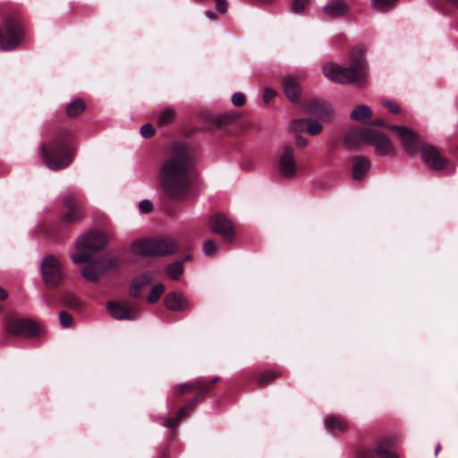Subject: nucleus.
<instances>
[{"mask_svg": "<svg viewBox=\"0 0 458 458\" xmlns=\"http://www.w3.org/2000/svg\"><path fill=\"white\" fill-rule=\"evenodd\" d=\"M194 148L185 143L170 147L167 157L159 168V187L163 197L171 202H182L191 190V172L193 167Z\"/></svg>", "mask_w": 458, "mask_h": 458, "instance_id": "f257e3e1", "label": "nucleus"}, {"mask_svg": "<svg viewBox=\"0 0 458 458\" xmlns=\"http://www.w3.org/2000/svg\"><path fill=\"white\" fill-rule=\"evenodd\" d=\"M357 120L363 121V126L359 129H352L345 136V144L348 148H356L360 143H366L374 147L375 153L378 156L392 155L394 148L390 140L386 123L382 118L371 120V116H353Z\"/></svg>", "mask_w": 458, "mask_h": 458, "instance_id": "f03ea898", "label": "nucleus"}, {"mask_svg": "<svg viewBox=\"0 0 458 458\" xmlns=\"http://www.w3.org/2000/svg\"><path fill=\"white\" fill-rule=\"evenodd\" d=\"M26 26L21 11L14 6H3L0 12V48L12 51L26 39Z\"/></svg>", "mask_w": 458, "mask_h": 458, "instance_id": "7ed1b4c3", "label": "nucleus"}, {"mask_svg": "<svg viewBox=\"0 0 458 458\" xmlns=\"http://www.w3.org/2000/svg\"><path fill=\"white\" fill-rule=\"evenodd\" d=\"M366 61L361 49H355L352 52L350 65L340 66L335 63L324 65L323 71L327 78L339 83H353L361 87L366 81Z\"/></svg>", "mask_w": 458, "mask_h": 458, "instance_id": "20e7f679", "label": "nucleus"}, {"mask_svg": "<svg viewBox=\"0 0 458 458\" xmlns=\"http://www.w3.org/2000/svg\"><path fill=\"white\" fill-rule=\"evenodd\" d=\"M284 93L293 103H298L302 111L308 114H331V105L326 100L310 98L300 100L301 89L296 80L291 76L285 77L283 81Z\"/></svg>", "mask_w": 458, "mask_h": 458, "instance_id": "39448f33", "label": "nucleus"}, {"mask_svg": "<svg viewBox=\"0 0 458 458\" xmlns=\"http://www.w3.org/2000/svg\"><path fill=\"white\" fill-rule=\"evenodd\" d=\"M41 155L44 163L51 170L64 169L72 159V152L67 138L58 137L47 145L42 144Z\"/></svg>", "mask_w": 458, "mask_h": 458, "instance_id": "423d86ee", "label": "nucleus"}, {"mask_svg": "<svg viewBox=\"0 0 458 458\" xmlns=\"http://www.w3.org/2000/svg\"><path fill=\"white\" fill-rule=\"evenodd\" d=\"M176 249L175 242L170 238L140 239L131 245L133 254L143 257L165 256L174 253Z\"/></svg>", "mask_w": 458, "mask_h": 458, "instance_id": "0eeeda50", "label": "nucleus"}, {"mask_svg": "<svg viewBox=\"0 0 458 458\" xmlns=\"http://www.w3.org/2000/svg\"><path fill=\"white\" fill-rule=\"evenodd\" d=\"M41 275L48 288L56 287L64 278L62 265L56 257L47 255L40 264Z\"/></svg>", "mask_w": 458, "mask_h": 458, "instance_id": "6e6552de", "label": "nucleus"}, {"mask_svg": "<svg viewBox=\"0 0 458 458\" xmlns=\"http://www.w3.org/2000/svg\"><path fill=\"white\" fill-rule=\"evenodd\" d=\"M107 243L106 234L99 232H90L79 237L76 241V248L80 250L96 252L102 250Z\"/></svg>", "mask_w": 458, "mask_h": 458, "instance_id": "1a4fd4ad", "label": "nucleus"}, {"mask_svg": "<svg viewBox=\"0 0 458 458\" xmlns=\"http://www.w3.org/2000/svg\"><path fill=\"white\" fill-rule=\"evenodd\" d=\"M106 310L116 320H133L139 317L140 310L133 304L123 301H108Z\"/></svg>", "mask_w": 458, "mask_h": 458, "instance_id": "9d476101", "label": "nucleus"}, {"mask_svg": "<svg viewBox=\"0 0 458 458\" xmlns=\"http://www.w3.org/2000/svg\"><path fill=\"white\" fill-rule=\"evenodd\" d=\"M6 331L14 335L33 336L38 334V327L29 318H10L5 325Z\"/></svg>", "mask_w": 458, "mask_h": 458, "instance_id": "9b49d317", "label": "nucleus"}, {"mask_svg": "<svg viewBox=\"0 0 458 458\" xmlns=\"http://www.w3.org/2000/svg\"><path fill=\"white\" fill-rule=\"evenodd\" d=\"M391 129L397 134L402 147L407 155L413 157L419 150L420 140L418 135L411 129L404 126H392Z\"/></svg>", "mask_w": 458, "mask_h": 458, "instance_id": "f8f14e48", "label": "nucleus"}, {"mask_svg": "<svg viewBox=\"0 0 458 458\" xmlns=\"http://www.w3.org/2000/svg\"><path fill=\"white\" fill-rule=\"evenodd\" d=\"M351 10L345 0H328L322 7L321 13L327 20H339L347 17Z\"/></svg>", "mask_w": 458, "mask_h": 458, "instance_id": "ddd939ff", "label": "nucleus"}, {"mask_svg": "<svg viewBox=\"0 0 458 458\" xmlns=\"http://www.w3.org/2000/svg\"><path fill=\"white\" fill-rule=\"evenodd\" d=\"M279 173L284 178H293L297 172V165L294 158L293 148L284 146L278 159Z\"/></svg>", "mask_w": 458, "mask_h": 458, "instance_id": "4468645a", "label": "nucleus"}, {"mask_svg": "<svg viewBox=\"0 0 458 458\" xmlns=\"http://www.w3.org/2000/svg\"><path fill=\"white\" fill-rule=\"evenodd\" d=\"M421 157L428 166L435 170L448 168L450 172L454 170V166H448L446 159L441 156L435 147L421 146Z\"/></svg>", "mask_w": 458, "mask_h": 458, "instance_id": "2eb2a0df", "label": "nucleus"}, {"mask_svg": "<svg viewBox=\"0 0 458 458\" xmlns=\"http://www.w3.org/2000/svg\"><path fill=\"white\" fill-rule=\"evenodd\" d=\"M289 129L295 132L305 131L310 135H317L321 132L323 124L318 117H301L292 121L289 124Z\"/></svg>", "mask_w": 458, "mask_h": 458, "instance_id": "dca6fc26", "label": "nucleus"}, {"mask_svg": "<svg viewBox=\"0 0 458 458\" xmlns=\"http://www.w3.org/2000/svg\"><path fill=\"white\" fill-rule=\"evenodd\" d=\"M209 225L214 233L222 235L225 241L232 242L233 240L234 233L231 222L225 216L214 215L210 218Z\"/></svg>", "mask_w": 458, "mask_h": 458, "instance_id": "f3484780", "label": "nucleus"}, {"mask_svg": "<svg viewBox=\"0 0 458 458\" xmlns=\"http://www.w3.org/2000/svg\"><path fill=\"white\" fill-rule=\"evenodd\" d=\"M81 208L77 200L71 195L64 198L63 218L67 223H74L81 217Z\"/></svg>", "mask_w": 458, "mask_h": 458, "instance_id": "a211bd4d", "label": "nucleus"}, {"mask_svg": "<svg viewBox=\"0 0 458 458\" xmlns=\"http://www.w3.org/2000/svg\"><path fill=\"white\" fill-rule=\"evenodd\" d=\"M165 307L173 311H182L190 307L189 301L181 293H169L165 297Z\"/></svg>", "mask_w": 458, "mask_h": 458, "instance_id": "6ab92c4d", "label": "nucleus"}, {"mask_svg": "<svg viewBox=\"0 0 458 458\" xmlns=\"http://www.w3.org/2000/svg\"><path fill=\"white\" fill-rule=\"evenodd\" d=\"M153 279V274L147 272L136 276L130 288V295L138 298L140 296L142 289L148 285Z\"/></svg>", "mask_w": 458, "mask_h": 458, "instance_id": "aec40b11", "label": "nucleus"}, {"mask_svg": "<svg viewBox=\"0 0 458 458\" xmlns=\"http://www.w3.org/2000/svg\"><path fill=\"white\" fill-rule=\"evenodd\" d=\"M101 264L98 260L89 262V264L84 267L81 270V274L85 279L90 282H98L99 277L102 275H105L104 272L100 271L99 267Z\"/></svg>", "mask_w": 458, "mask_h": 458, "instance_id": "412c9836", "label": "nucleus"}, {"mask_svg": "<svg viewBox=\"0 0 458 458\" xmlns=\"http://www.w3.org/2000/svg\"><path fill=\"white\" fill-rule=\"evenodd\" d=\"M370 167L369 161L365 157H356L353 168L352 176L355 180H361Z\"/></svg>", "mask_w": 458, "mask_h": 458, "instance_id": "4be33fe9", "label": "nucleus"}, {"mask_svg": "<svg viewBox=\"0 0 458 458\" xmlns=\"http://www.w3.org/2000/svg\"><path fill=\"white\" fill-rule=\"evenodd\" d=\"M197 401L198 399L195 398L191 403L181 408L178 411L177 415L174 419L165 420L164 421V426L171 428H174L177 425L178 421L187 413V411L192 409L194 403Z\"/></svg>", "mask_w": 458, "mask_h": 458, "instance_id": "5701e85b", "label": "nucleus"}, {"mask_svg": "<svg viewBox=\"0 0 458 458\" xmlns=\"http://www.w3.org/2000/svg\"><path fill=\"white\" fill-rule=\"evenodd\" d=\"M85 111H87L86 103L81 98H76L66 106L65 114H81Z\"/></svg>", "mask_w": 458, "mask_h": 458, "instance_id": "b1692460", "label": "nucleus"}, {"mask_svg": "<svg viewBox=\"0 0 458 458\" xmlns=\"http://www.w3.org/2000/svg\"><path fill=\"white\" fill-rule=\"evenodd\" d=\"M399 0H372V6L378 12L386 13L394 9Z\"/></svg>", "mask_w": 458, "mask_h": 458, "instance_id": "393cba45", "label": "nucleus"}, {"mask_svg": "<svg viewBox=\"0 0 458 458\" xmlns=\"http://www.w3.org/2000/svg\"><path fill=\"white\" fill-rule=\"evenodd\" d=\"M101 264V267H99L100 271L104 272V274H106L110 271L116 270L119 267V259L116 258H111L108 259H100L98 260Z\"/></svg>", "mask_w": 458, "mask_h": 458, "instance_id": "a878e982", "label": "nucleus"}, {"mask_svg": "<svg viewBox=\"0 0 458 458\" xmlns=\"http://www.w3.org/2000/svg\"><path fill=\"white\" fill-rule=\"evenodd\" d=\"M166 272L172 279H177L183 272V264L182 261H176L169 264Z\"/></svg>", "mask_w": 458, "mask_h": 458, "instance_id": "bb28decb", "label": "nucleus"}, {"mask_svg": "<svg viewBox=\"0 0 458 458\" xmlns=\"http://www.w3.org/2000/svg\"><path fill=\"white\" fill-rule=\"evenodd\" d=\"M326 427L331 431H342L344 428V424L339 418L331 416L326 420Z\"/></svg>", "mask_w": 458, "mask_h": 458, "instance_id": "cd10ccee", "label": "nucleus"}, {"mask_svg": "<svg viewBox=\"0 0 458 458\" xmlns=\"http://www.w3.org/2000/svg\"><path fill=\"white\" fill-rule=\"evenodd\" d=\"M165 291V286L162 284L154 285L151 289L149 295L148 296V301L149 303H155L158 301L160 296Z\"/></svg>", "mask_w": 458, "mask_h": 458, "instance_id": "c85d7f7f", "label": "nucleus"}, {"mask_svg": "<svg viewBox=\"0 0 458 458\" xmlns=\"http://www.w3.org/2000/svg\"><path fill=\"white\" fill-rule=\"evenodd\" d=\"M191 389H199L203 392H208L209 390V386L202 382H197L193 385L183 384L180 386V394H182L184 392L190 391Z\"/></svg>", "mask_w": 458, "mask_h": 458, "instance_id": "c756f323", "label": "nucleus"}, {"mask_svg": "<svg viewBox=\"0 0 458 458\" xmlns=\"http://www.w3.org/2000/svg\"><path fill=\"white\" fill-rule=\"evenodd\" d=\"M382 106L393 114H399L400 113L406 112L397 102L393 100H384L382 102Z\"/></svg>", "mask_w": 458, "mask_h": 458, "instance_id": "7c9ffc66", "label": "nucleus"}, {"mask_svg": "<svg viewBox=\"0 0 458 458\" xmlns=\"http://www.w3.org/2000/svg\"><path fill=\"white\" fill-rule=\"evenodd\" d=\"M207 117L209 118L210 121L214 120L213 126L210 127L211 129H213V128H220L224 124L233 122L234 116L225 115V116H207Z\"/></svg>", "mask_w": 458, "mask_h": 458, "instance_id": "2f4dec72", "label": "nucleus"}, {"mask_svg": "<svg viewBox=\"0 0 458 458\" xmlns=\"http://www.w3.org/2000/svg\"><path fill=\"white\" fill-rule=\"evenodd\" d=\"M63 301L64 304L69 308L77 309L80 307V301L72 293L64 294Z\"/></svg>", "mask_w": 458, "mask_h": 458, "instance_id": "473e14b6", "label": "nucleus"}, {"mask_svg": "<svg viewBox=\"0 0 458 458\" xmlns=\"http://www.w3.org/2000/svg\"><path fill=\"white\" fill-rule=\"evenodd\" d=\"M218 244H216L212 241H206L203 246V251L206 256H213L218 250Z\"/></svg>", "mask_w": 458, "mask_h": 458, "instance_id": "72a5a7b5", "label": "nucleus"}, {"mask_svg": "<svg viewBox=\"0 0 458 458\" xmlns=\"http://www.w3.org/2000/svg\"><path fill=\"white\" fill-rule=\"evenodd\" d=\"M375 452L380 458H399L396 454L390 452L383 445H378Z\"/></svg>", "mask_w": 458, "mask_h": 458, "instance_id": "f704fd0d", "label": "nucleus"}, {"mask_svg": "<svg viewBox=\"0 0 458 458\" xmlns=\"http://www.w3.org/2000/svg\"><path fill=\"white\" fill-rule=\"evenodd\" d=\"M310 0H293L292 11L295 13H301Z\"/></svg>", "mask_w": 458, "mask_h": 458, "instance_id": "c9c22d12", "label": "nucleus"}, {"mask_svg": "<svg viewBox=\"0 0 458 458\" xmlns=\"http://www.w3.org/2000/svg\"><path fill=\"white\" fill-rule=\"evenodd\" d=\"M84 251V250H81ZM71 259L75 264L80 263H88L90 261V255L85 252H81L79 254H73L71 256Z\"/></svg>", "mask_w": 458, "mask_h": 458, "instance_id": "e433bc0d", "label": "nucleus"}, {"mask_svg": "<svg viewBox=\"0 0 458 458\" xmlns=\"http://www.w3.org/2000/svg\"><path fill=\"white\" fill-rule=\"evenodd\" d=\"M60 323L63 327L68 328L72 326V318L67 312L62 311L59 313Z\"/></svg>", "mask_w": 458, "mask_h": 458, "instance_id": "4c0bfd02", "label": "nucleus"}, {"mask_svg": "<svg viewBox=\"0 0 458 458\" xmlns=\"http://www.w3.org/2000/svg\"><path fill=\"white\" fill-rule=\"evenodd\" d=\"M246 98L245 95L242 92H236L232 96V103L235 106H242L245 104Z\"/></svg>", "mask_w": 458, "mask_h": 458, "instance_id": "58836bf2", "label": "nucleus"}, {"mask_svg": "<svg viewBox=\"0 0 458 458\" xmlns=\"http://www.w3.org/2000/svg\"><path fill=\"white\" fill-rule=\"evenodd\" d=\"M350 114H373L372 110L369 106L359 105L357 106Z\"/></svg>", "mask_w": 458, "mask_h": 458, "instance_id": "ea45409f", "label": "nucleus"}, {"mask_svg": "<svg viewBox=\"0 0 458 458\" xmlns=\"http://www.w3.org/2000/svg\"><path fill=\"white\" fill-rule=\"evenodd\" d=\"M155 130L151 123H145L140 128V134L143 138H150L154 135Z\"/></svg>", "mask_w": 458, "mask_h": 458, "instance_id": "a19ab883", "label": "nucleus"}, {"mask_svg": "<svg viewBox=\"0 0 458 458\" xmlns=\"http://www.w3.org/2000/svg\"><path fill=\"white\" fill-rule=\"evenodd\" d=\"M277 95V92L271 89L266 88L263 93V101L265 104H269V102Z\"/></svg>", "mask_w": 458, "mask_h": 458, "instance_id": "79ce46f5", "label": "nucleus"}, {"mask_svg": "<svg viewBox=\"0 0 458 458\" xmlns=\"http://www.w3.org/2000/svg\"><path fill=\"white\" fill-rule=\"evenodd\" d=\"M153 205L150 200L143 199L139 203V209L143 214H148L152 210Z\"/></svg>", "mask_w": 458, "mask_h": 458, "instance_id": "37998d69", "label": "nucleus"}, {"mask_svg": "<svg viewBox=\"0 0 458 458\" xmlns=\"http://www.w3.org/2000/svg\"><path fill=\"white\" fill-rule=\"evenodd\" d=\"M276 377V374L273 371H267L259 377V384H266L270 382Z\"/></svg>", "mask_w": 458, "mask_h": 458, "instance_id": "c03bdc74", "label": "nucleus"}, {"mask_svg": "<svg viewBox=\"0 0 458 458\" xmlns=\"http://www.w3.org/2000/svg\"><path fill=\"white\" fill-rule=\"evenodd\" d=\"M215 2L218 13H225L227 11L228 4L226 0H215Z\"/></svg>", "mask_w": 458, "mask_h": 458, "instance_id": "a18cd8bd", "label": "nucleus"}, {"mask_svg": "<svg viewBox=\"0 0 458 458\" xmlns=\"http://www.w3.org/2000/svg\"><path fill=\"white\" fill-rule=\"evenodd\" d=\"M358 458H375V455L370 450H362L358 454Z\"/></svg>", "mask_w": 458, "mask_h": 458, "instance_id": "49530a36", "label": "nucleus"}, {"mask_svg": "<svg viewBox=\"0 0 458 458\" xmlns=\"http://www.w3.org/2000/svg\"><path fill=\"white\" fill-rule=\"evenodd\" d=\"M172 118L173 116H168V115H165V116H159V119H158V123L160 125H165L166 123H169L172 122Z\"/></svg>", "mask_w": 458, "mask_h": 458, "instance_id": "de8ad7c7", "label": "nucleus"}, {"mask_svg": "<svg viewBox=\"0 0 458 458\" xmlns=\"http://www.w3.org/2000/svg\"><path fill=\"white\" fill-rule=\"evenodd\" d=\"M175 113H176V111H175V109L174 107L167 106L165 109H163L162 112L159 114L167 115V114H175Z\"/></svg>", "mask_w": 458, "mask_h": 458, "instance_id": "09e8293b", "label": "nucleus"}, {"mask_svg": "<svg viewBox=\"0 0 458 458\" xmlns=\"http://www.w3.org/2000/svg\"><path fill=\"white\" fill-rule=\"evenodd\" d=\"M295 140L296 143L301 147H305L307 145V140L301 136L297 135Z\"/></svg>", "mask_w": 458, "mask_h": 458, "instance_id": "8fccbe9b", "label": "nucleus"}, {"mask_svg": "<svg viewBox=\"0 0 458 458\" xmlns=\"http://www.w3.org/2000/svg\"><path fill=\"white\" fill-rule=\"evenodd\" d=\"M7 297L5 290L0 287V301L4 300Z\"/></svg>", "mask_w": 458, "mask_h": 458, "instance_id": "3c124183", "label": "nucleus"}, {"mask_svg": "<svg viewBox=\"0 0 458 458\" xmlns=\"http://www.w3.org/2000/svg\"><path fill=\"white\" fill-rule=\"evenodd\" d=\"M206 14L208 18L215 20L216 18V14L213 12L208 11L206 12Z\"/></svg>", "mask_w": 458, "mask_h": 458, "instance_id": "603ef678", "label": "nucleus"}, {"mask_svg": "<svg viewBox=\"0 0 458 458\" xmlns=\"http://www.w3.org/2000/svg\"><path fill=\"white\" fill-rule=\"evenodd\" d=\"M448 4L458 9V0H445Z\"/></svg>", "mask_w": 458, "mask_h": 458, "instance_id": "864d4df0", "label": "nucleus"}, {"mask_svg": "<svg viewBox=\"0 0 458 458\" xmlns=\"http://www.w3.org/2000/svg\"><path fill=\"white\" fill-rule=\"evenodd\" d=\"M441 446L440 445L438 444L437 446H436V450H435V454H437V453L439 452Z\"/></svg>", "mask_w": 458, "mask_h": 458, "instance_id": "5fc2aeb1", "label": "nucleus"}, {"mask_svg": "<svg viewBox=\"0 0 458 458\" xmlns=\"http://www.w3.org/2000/svg\"><path fill=\"white\" fill-rule=\"evenodd\" d=\"M218 380H219V378H218V377H214V378L212 379V382H213V383H216V382H217Z\"/></svg>", "mask_w": 458, "mask_h": 458, "instance_id": "6e6d98bb", "label": "nucleus"}]
</instances>
